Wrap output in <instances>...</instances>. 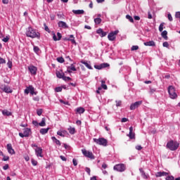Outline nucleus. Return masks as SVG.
<instances>
[{"mask_svg":"<svg viewBox=\"0 0 180 180\" xmlns=\"http://www.w3.org/2000/svg\"><path fill=\"white\" fill-rule=\"evenodd\" d=\"M25 34L27 37H31V39H40V33L32 27L27 28Z\"/></svg>","mask_w":180,"mask_h":180,"instance_id":"nucleus-1","label":"nucleus"},{"mask_svg":"<svg viewBox=\"0 0 180 180\" xmlns=\"http://www.w3.org/2000/svg\"><path fill=\"white\" fill-rule=\"evenodd\" d=\"M166 147L171 151H175L178 150L179 147V143H178L176 141H170L167 142Z\"/></svg>","mask_w":180,"mask_h":180,"instance_id":"nucleus-2","label":"nucleus"},{"mask_svg":"<svg viewBox=\"0 0 180 180\" xmlns=\"http://www.w3.org/2000/svg\"><path fill=\"white\" fill-rule=\"evenodd\" d=\"M24 94L25 95H29V94H30V95H37V91H35L34 87H33L32 85H30L26 87V89L24 91Z\"/></svg>","mask_w":180,"mask_h":180,"instance_id":"nucleus-3","label":"nucleus"},{"mask_svg":"<svg viewBox=\"0 0 180 180\" xmlns=\"http://www.w3.org/2000/svg\"><path fill=\"white\" fill-rule=\"evenodd\" d=\"M94 143L98 144V146H103V147H106L108 146V140L105 138H99V139H94Z\"/></svg>","mask_w":180,"mask_h":180,"instance_id":"nucleus-4","label":"nucleus"},{"mask_svg":"<svg viewBox=\"0 0 180 180\" xmlns=\"http://www.w3.org/2000/svg\"><path fill=\"white\" fill-rule=\"evenodd\" d=\"M113 169L114 171H117V172H124L126 171V165L123 163L115 165Z\"/></svg>","mask_w":180,"mask_h":180,"instance_id":"nucleus-5","label":"nucleus"},{"mask_svg":"<svg viewBox=\"0 0 180 180\" xmlns=\"http://www.w3.org/2000/svg\"><path fill=\"white\" fill-rule=\"evenodd\" d=\"M168 92L171 99H175L177 98L178 95H176V93L175 92V88H174V86H169L168 87Z\"/></svg>","mask_w":180,"mask_h":180,"instance_id":"nucleus-6","label":"nucleus"},{"mask_svg":"<svg viewBox=\"0 0 180 180\" xmlns=\"http://www.w3.org/2000/svg\"><path fill=\"white\" fill-rule=\"evenodd\" d=\"M0 89H1V91L6 94H12V92H13L12 89H11V86H6V84L0 85Z\"/></svg>","mask_w":180,"mask_h":180,"instance_id":"nucleus-7","label":"nucleus"},{"mask_svg":"<svg viewBox=\"0 0 180 180\" xmlns=\"http://www.w3.org/2000/svg\"><path fill=\"white\" fill-rule=\"evenodd\" d=\"M119 33V30H115L113 32H111L108 35V39L110 40V41H113L116 40V35Z\"/></svg>","mask_w":180,"mask_h":180,"instance_id":"nucleus-8","label":"nucleus"},{"mask_svg":"<svg viewBox=\"0 0 180 180\" xmlns=\"http://www.w3.org/2000/svg\"><path fill=\"white\" fill-rule=\"evenodd\" d=\"M82 153L84 155V157H87V158H91V160L94 159V154H92V152H89L85 149H82Z\"/></svg>","mask_w":180,"mask_h":180,"instance_id":"nucleus-9","label":"nucleus"},{"mask_svg":"<svg viewBox=\"0 0 180 180\" xmlns=\"http://www.w3.org/2000/svg\"><path fill=\"white\" fill-rule=\"evenodd\" d=\"M35 151V155H37V157H40L41 158H43L44 155H43V149L41 148H37L34 149Z\"/></svg>","mask_w":180,"mask_h":180,"instance_id":"nucleus-10","label":"nucleus"},{"mask_svg":"<svg viewBox=\"0 0 180 180\" xmlns=\"http://www.w3.org/2000/svg\"><path fill=\"white\" fill-rule=\"evenodd\" d=\"M28 70H29L31 75H36V74H37V68H36V66L30 65L28 67Z\"/></svg>","mask_w":180,"mask_h":180,"instance_id":"nucleus-11","label":"nucleus"},{"mask_svg":"<svg viewBox=\"0 0 180 180\" xmlns=\"http://www.w3.org/2000/svg\"><path fill=\"white\" fill-rule=\"evenodd\" d=\"M141 103H143V101H136V102L132 103L130 105V110H134V109H137V108H139V106H140V105H141Z\"/></svg>","mask_w":180,"mask_h":180,"instance_id":"nucleus-12","label":"nucleus"},{"mask_svg":"<svg viewBox=\"0 0 180 180\" xmlns=\"http://www.w3.org/2000/svg\"><path fill=\"white\" fill-rule=\"evenodd\" d=\"M63 40L66 41H71L72 44H77V41H75V37L72 34L70 35V38L65 37L63 39Z\"/></svg>","mask_w":180,"mask_h":180,"instance_id":"nucleus-13","label":"nucleus"},{"mask_svg":"<svg viewBox=\"0 0 180 180\" xmlns=\"http://www.w3.org/2000/svg\"><path fill=\"white\" fill-rule=\"evenodd\" d=\"M52 34H53V39L54 40V41H58L60 40H61V37H63V36L61 35V33L60 32H57V36L56 35V33H54V32H52Z\"/></svg>","mask_w":180,"mask_h":180,"instance_id":"nucleus-14","label":"nucleus"},{"mask_svg":"<svg viewBox=\"0 0 180 180\" xmlns=\"http://www.w3.org/2000/svg\"><path fill=\"white\" fill-rule=\"evenodd\" d=\"M109 67V64L108 63H102L101 65H95L94 68L96 70H102V68H108Z\"/></svg>","mask_w":180,"mask_h":180,"instance_id":"nucleus-15","label":"nucleus"},{"mask_svg":"<svg viewBox=\"0 0 180 180\" xmlns=\"http://www.w3.org/2000/svg\"><path fill=\"white\" fill-rule=\"evenodd\" d=\"M58 27H61L62 29H68V25H67V22L64 21H59L58 22Z\"/></svg>","mask_w":180,"mask_h":180,"instance_id":"nucleus-16","label":"nucleus"},{"mask_svg":"<svg viewBox=\"0 0 180 180\" xmlns=\"http://www.w3.org/2000/svg\"><path fill=\"white\" fill-rule=\"evenodd\" d=\"M96 33H97V34H100L101 37H105V36H106V34H108V32H104L103 30H102V28L97 30Z\"/></svg>","mask_w":180,"mask_h":180,"instance_id":"nucleus-17","label":"nucleus"},{"mask_svg":"<svg viewBox=\"0 0 180 180\" xmlns=\"http://www.w3.org/2000/svg\"><path fill=\"white\" fill-rule=\"evenodd\" d=\"M7 150L9 154H11V155L15 154V150H13V148H12V144L11 143L7 144Z\"/></svg>","mask_w":180,"mask_h":180,"instance_id":"nucleus-18","label":"nucleus"},{"mask_svg":"<svg viewBox=\"0 0 180 180\" xmlns=\"http://www.w3.org/2000/svg\"><path fill=\"white\" fill-rule=\"evenodd\" d=\"M23 133L25 137H29L32 134V129L30 128H25Z\"/></svg>","mask_w":180,"mask_h":180,"instance_id":"nucleus-19","label":"nucleus"},{"mask_svg":"<svg viewBox=\"0 0 180 180\" xmlns=\"http://www.w3.org/2000/svg\"><path fill=\"white\" fill-rule=\"evenodd\" d=\"M67 71H68V72L71 73V72H72V71H77V68H75L74 64H71V65H70L67 68Z\"/></svg>","mask_w":180,"mask_h":180,"instance_id":"nucleus-20","label":"nucleus"},{"mask_svg":"<svg viewBox=\"0 0 180 180\" xmlns=\"http://www.w3.org/2000/svg\"><path fill=\"white\" fill-rule=\"evenodd\" d=\"M82 64H84L86 68L89 70H92V66H91V62L85 61V60H82L81 61Z\"/></svg>","mask_w":180,"mask_h":180,"instance_id":"nucleus-21","label":"nucleus"},{"mask_svg":"<svg viewBox=\"0 0 180 180\" xmlns=\"http://www.w3.org/2000/svg\"><path fill=\"white\" fill-rule=\"evenodd\" d=\"M129 139H133L135 137L134 133H133V127H129V134L127 135Z\"/></svg>","mask_w":180,"mask_h":180,"instance_id":"nucleus-22","label":"nucleus"},{"mask_svg":"<svg viewBox=\"0 0 180 180\" xmlns=\"http://www.w3.org/2000/svg\"><path fill=\"white\" fill-rule=\"evenodd\" d=\"M143 44L144 46L154 47V46H155V42H154V41H149L147 42H144Z\"/></svg>","mask_w":180,"mask_h":180,"instance_id":"nucleus-23","label":"nucleus"},{"mask_svg":"<svg viewBox=\"0 0 180 180\" xmlns=\"http://www.w3.org/2000/svg\"><path fill=\"white\" fill-rule=\"evenodd\" d=\"M49 130H50V128H49V127H48V128H41V129H40V131H39V133H40L41 134H43V135L47 134V133H49Z\"/></svg>","mask_w":180,"mask_h":180,"instance_id":"nucleus-24","label":"nucleus"},{"mask_svg":"<svg viewBox=\"0 0 180 180\" xmlns=\"http://www.w3.org/2000/svg\"><path fill=\"white\" fill-rule=\"evenodd\" d=\"M72 12L75 15H84L85 13L84 10H72Z\"/></svg>","mask_w":180,"mask_h":180,"instance_id":"nucleus-25","label":"nucleus"},{"mask_svg":"<svg viewBox=\"0 0 180 180\" xmlns=\"http://www.w3.org/2000/svg\"><path fill=\"white\" fill-rule=\"evenodd\" d=\"M57 134L58 136H60V137H65V134H67V131L65 130L58 131Z\"/></svg>","mask_w":180,"mask_h":180,"instance_id":"nucleus-26","label":"nucleus"},{"mask_svg":"<svg viewBox=\"0 0 180 180\" xmlns=\"http://www.w3.org/2000/svg\"><path fill=\"white\" fill-rule=\"evenodd\" d=\"M155 175L157 177L167 176V175H168V173H167L165 172H157Z\"/></svg>","mask_w":180,"mask_h":180,"instance_id":"nucleus-27","label":"nucleus"},{"mask_svg":"<svg viewBox=\"0 0 180 180\" xmlns=\"http://www.w3.org/2000/svg\"><path fill=\"white\" fill-rule=\"evenodd\" d=\"M51 140L55 143L57 146H61V142H60V140L56 139V136H52Z\"/></svg>","mask_w":180,"mask_h":180,"instance_id":"nucleus-28","label":"nucleus"},{"mask_svg":"<svg viewBox=\"0 0 180 180\" xmlns=\"http://www.w3.org/2000/svg\"><path fill=\"white\" fill-rule=\"evenodd\" d=\"M139 171L142 175V177L143 179H148V175L146 174V172H144V170H143L141 168L139 169Z\"/></svg>","mask_w":180,"mask_h":180,"instance_id":"nucleus-29","label":"nucleus"},{"mask_svg":"<svg viewBox=\"0 0 180 180\" xmlns=\"http://www.w3.org/2000/svg\"><path fill=\"white\" fill-rule=\"evenodd\" d=\"M77 112L79 113V115L84 113L85 112V108L82 107L77 108L76 110Z\"/></svg>","mask_w":180,"mask_h":180,"instance_id":"nucleus-30","label":"nucleus"},{"mask_svg":"<svg viewBox=\"0 0 180 180\" xmlns=\"http://www.w3.org/2000/svg\"><path fill=\"white\" fill-rule=\"evenodd\" d=\"M161 34H162V37H163L165 40L168 39V36H167V34H168V32H167V30H164Z\"/></svg>","mask_w":180,"mask_h":180,"instance_id":"nucleus-31","label":"nucleus"},{"mask_svg":"<svg viewBox=\"0 0 180 180\" xmlns=\"http://www.w3.org/2000/svg\"><path fill=\"white\" fill-rule=\"evenodd\" d=\"M2 114L4 115V116H11L12 115V112L8 111V110H3Z\"/></svg>","mask_w":180,"mask_h":180,"instance_id":"nucleus-32","label":"nucleus"},{"mask_svg":"<svg viewBox=\"0 0 180 180\" xmlns=\"http://www.w3.org/2000/svg\"><path fill=\"white\" fill-rule=\"evenodd\" d=\"M70 134H75V127H70L68 129Z\"/></svg>","mask_w":180,"mask_h":180,"instance_id":"nucleus-33","label":"nucleus"},{"mask_svg":"<svg viewBox=\"0 0 180 180\" xmlns=\"http://www.w3.org/2000/svg\"><path fill=\"white\" fill-rule=\"evenodd\" d=\"M64 72H56V77L58 78H62L63 79L64 78Z\"/></svg>","mask_w":180,"mask_h":180,"instance_id":"nucleus-34","label":"nucleus"},{"mask_svg":"<svg viewBox=\"0 0 180 180\" xmlns=\"http://www.w3.org/2000/svg\"><path fill=\"white\" fill-rule=\"evenodd\" d=\"M39 126L44 127L46 126V118H42L41 122L39 123Z\"/></svg>","mask_w":180,"mask_h":180,"instance_id":"nucleus-35","label":"nucleus"},{"mask_svg":"<svg viewBox=\"0 0 180 180\" xmlns=\"http://www.w3.org/2000/svg\"><path fill=\"white\" fill-rule=\"evenodd\" d=\"M101 22H102V19H101L100 18H96L94 19V23L96 25H100Z\"/></svg>","mask_w":180,"mask_h":180,"instance_id":"nucleus-36","label":"nucleus"},{"mask_svg":"<svg viewBox=\"0 0 180 180\" xmlns=\"http://www.w3.org/2000/svg\"><path fill=\"white\" fill-rule=\"evenodd\" d=\"M101 88H103V89H108V86L106 84H105V81L104 80H101Z\"/></svg>","mask_w":180,"mask_h":180,"instance_id":"nucleus-37","label":"nucleus"},{"mask_svg":"<svg viewBox=\"0 0 180 180\" xmlns=\"http://www.w3.org/2000/svg\"><path fill=\"white\" fill-rule=\"evenodd\" d=\"M126 18L131 22V23H133L134 22V20H133V17L130 16V15H127Z\"/></svg>","mask_w":180,"mask_h":180,"instance_id":"nucleus-38","label":"nucleus"},{"mask_svg":"<svg viewBox=\"0 0 180 180\" xmlns=\"http://www.w3.org/2000/svg\"><path fill=\"white\" fill-rule=\"evenodd\" d=\"M57 61L58 63H60L61 64H63V63H64L65 60H64V58L63 57H58L57 58Z\"/></svg>","mask_w":180,"mask_h":180,"instance_id":"nucleus-39","label":"nucleus"},{"mask_svg":"<svg viewBox=\"0 0 180 180\" xmlns=\"http://www.w3.org/2000/svg\"><path fill=\"white\" fill-rule=\"evenodd\" d=\"M164 30V22H162L159 26V32H162Z\"/></svg>","mask_w":180,"mask_h":180,"instance_id":"nucleus-40","label":"nucleus"},{"mask_svg":"<svg viewBox=\"0 0 180 180\" xmlns=\"http://www.w3.org/2000/svg\"><path fill=\"white\" fill-rule=\"evenodd\" d=\"M34 51L37 54V53L40 51V48H39V46H34Z\"/></svg>","mask_w":180,"mask_h":180,"instance_id":"nucleus-41","label":"nucleus"},{"mask_svg":"<svg viewBox=\"0 0 180 180\" xmlns=\"http://www.w3.org/2000/svg\"><path fill=\"white\" fill-rule=\"evenodd\" d=\"M131 51H134L136 50H139V46H132L131 48Z\"/></svg>","mask_w":180,"mask_h":180,"instance_id":"nucleus-42","label":"nucleus"},{"mask_svg":"<svg viewBox=\"0 0 180 180\" xmlns=\"http://www.w3.org/2000/svg\"><path fill=\"white\" fill-rule=\"evenodd\" d=\"M31 162H32V165H34V167H36V165H37V161H36L34 159L31 160Z\"/></svg>","mask_w":180,"mask_h":180,"instance_id":"nucleus-43","label":"nucleus"},{"mask_svg":"<svg viewBox=\"0 0 180 180\" xmlns=\"http://www.w3.org/2000/svg\"><path fill=\"white\" fill-rule=\"evenodd\" d=\"M37 113L38 116H41V114L43 113V110L41 109L37 110Z\"/></svg>","mask_w":180,"mask_h":180,"instance_id":"nucleus-44","label":"nucleus"},{"mask_svg":"<svg viewBox=\"0 0 180 180\" xmlns=\"http://www.w3.org/2000/svg\"><path fill=\"white\" fill-rule=\"evenodd\" d=\"M167 18H168L169 22H172L173 19H172V15H171V13L167 14Z\"/></svg>","mask_w":180,"mask_h":180,"instance_id":"nucleus-45","label":"nucleus"},{"mask_svg":"<svg viewBox=\"0 0 180 180\" xmlns=\"http://www.w3.org/2000/svg\"><path fill=\"white\" fill-rule=\"evenodd\" d=\"M6 63V60L4 59L3 58L0 57V64H5Z\"/></svg>","mask_w":180,"mask_h":180,"instance_id":"nucleus-46","label":"nucleus"},{"mask_svg":"<svg viewBox=\"0 0 180 180\" xmlns=\"http://www.w3.org/2000/svg\"><path fill=\"white\" fill-rule=\"evenodd\" d=\"M175 178L172 176H168L166 177V180H174Z\"/></svg>","mask_w":180,"mask_h":180,"instance_id":"nucleus-47","label":"nucleus"},{"mask_svg":"<svg viewBox=\"0 0 180 180\" xmlns=\"http://www.w3.org/2000/svg\"><path fill=\"white\" fill-rule=\"evenodd\" d=\"M55 91H56V92H61V91H63V88H61V87H56L55 89Z\"/></svg>","mask_w":180,"mask_h":180,"instance_id":"nucleus-48","label":"nucleus"},{"mask_svg":"<svg viewBox=\"0 0 180 180\" xmlns=\"http://www.w3.org/2000/svg\"><path fill=\"white\" fill-rule=\"evenodd\" d=\"M3 41H4V43H8V41H9V38L8 37H6L2 39Z\"/></svg>","mask_w":180,"mask_h":180,"instance_id":"nucleus-49","label":"nucleus"},{"mask_svg":"<svg viewBox=\"0 0 180 180\" xmlns=\"http://www.w3.org/2000/svg\"><path fill=\"white\" fill-rule=\"evenodd\" d=\"M63 81H70V80H71V78L70 77L63 76Z\"/></svg>","mask_w":180,"mask_h":180,"instance_id":"nucleus-50","label":"nucleus"},{"mask_svg":"<svg viewBox=\"0 0 180 180\" xmlns=\"http://www.w3.org/2000/svg\"><path fill=\"white\" fill-rule=\"evenodd\" d=\"M163 47H169V44H168L167 41L163 42Z\"/></svg>","mask_w":180,"mask_h":180,"instance_id":"nucleus-51","label":"nucleus"},{"mask_svg":"<svg viewBox=\"0 0 180 180\" xmlns=\"http://www.w3.org/2000/svg\"><path fill=\"white\" fill-rule=\"evenodd\" d=\"M44 26L45 27L46 32H48V33H50V29L49 28V27L46 25V24H44Z\"/></svg>","mask_w":180,"mask_h":180,"instance_id":"nucleus-52","label":"nucleus"},{"mask_svg":"<svg viewBox=\"0 0 180 180\" xmlns=\"http://www.w3.org/2000/svg\"><path fill=\"white\" fill-rule=\"evenodd\" d=\"M72 162H73V165H75V167H77L78 165V162H77V160L73 159Z\"/></svg>","mask_w":180,"mask_h":180,"instance_id":"nucleus-53","label":"nucleus"},{"mask_svg":"<svg viewBox=\"0 0 180 180\" xmlns=\"http://www.w3.org/2000/svg\"><path fill=\"white\" fill-rule=\"evenodd\" d=\"M136 150H138L139 151H140V150H143V147H141V146L138 145L136 146Z\"/></svg>","mask_w":180,"mask_h":180,"instance_id":"nucleus-54","label":"nucleus"},{"mask_svg":"<svg viewBox=\"0 0 180 180\" xmlns=\"http://www.w3.org/2000/svg\"><path fill=\"white\" fill-rule=\"evenodd\" d=\"M85 171L87 172V174H89V175H91V169L86 167Z\"/></svg>","mask_w":180,"mask_h":180,"instance_id":"nucleus-55","label":"nucleus"},{"mask_svg":"<svg viewBox=\"0 0 180 180\" xmlns=\"http://www.w3.org/2000/svg\"><path fill=\"white\" fill-rule=\"evenodd\" d=\"M7 65L8 68H12V62L8 60V62L7 63Z\"/></svg>","mask_w":180,"mask_h":180,"instance_id":"nucleus-56","label":"nucleus"},{"mask_svg":"<svg viewBox=\"0 0 180 180\" xmlns=\"http://www.w3.org/2000/svg\"><path fill=\"white\" fill-rule=\"evenodd\" d=\"M9 169V165H5L3 167V169H4V171H6V169Z\"/></svg>","mask_w":180,"mask_h":180,"instance_id":"nucleus-57","label":"nucleus"},{"mask_svg":"<svg viewBox=\"0 0 180 180\" xmlns=\"http://www.w3.org/2000/svg\"><path fill=\"white\" fill-rule=\"evenodd\" d=\"M122 105V101H116V106L118 107V106H120Z\"/></svg>","mask_w":180,"mask_h":180,"instance_id":"nucleus-58","label":"nucleus"},{"mask_svg":"<svg viewBox=\"0 0 180 180\" xmlns=\"http://www.w3.org/2000/svg\"><path fill=\"white\" fill-rule=\"evenodd\" d=\"M32 124H34V126H39V122H37L36 120H34L32 121Z\"/></svg>","mask_w":180,"mask_h":180,"instance_id":"nucleus-59","label":"nucleus"},{"mask_svg":"<svg viewBox=\"0 0 180 180\" xmlns=\"http://www.w3.org/2000/svg\"><path fill=\"white\" fill-rule=\"evenodd\" d=\"M60 103H63L64 105H69L68 101L65 102V101H64L63 100H60Z\"/></svg>","mask_w":180,"mask_h":180,"instance_id":"nucleus-60","label":"nucleus"},{"mask_svg":"<svg viewBox=\"0 0 180 180\" xmlns=\"http://www.w3.org/2000/svg\"><path fill=\"white\" fill-rule=\"evenodd\" d=\"M155 91H156L155 89H150L149 94H154V92H155Z\"/></svg>","mask_w":180,"mask_h":180,"instance_id":"nucleus-61","label":"nucleus"},{"mask_svg":"<svg viewBox=\"0 0 180 180\" xmlns=\"http://www.w3.org/2000/svg\"><path fill=\"white\" fill-rule=\"evenodd\" d=\"M9 160L8 156H4L3 161H8Z\"/></svg>","mask_w":180,"mask_h":180,"instance_id":"nucleus-62","label":"nucleus"},{"mask_svg":"<svg viewBox=\"0 0 180 180\" xmlns=\"http://www.w3.org/2000/svg\"><path fill=\"white\" fill-rule=\"evenodd\" d=\"M60 158L62 160V161H67V158H65V157L60 155Z\"/></svg>","mask_w":180,"mask_h":180,"instance_id":"nucleus-63","label":"nucleus"},{"mask_svg":"<svg viewBox=\"0 0 180 180\" xmlns=\"http://www.w3.org/2000/svg\"><path fill=\"white\" fill-rule=\"evenodd\" d=\"M129 120L127 119V118H122V120H121V122H122V123H126V122H127Z\"/></svg>","mask_w":180,"mask_h":180,"instance_id":"nucleus-64","label":"nucleus"}]
</instances>
